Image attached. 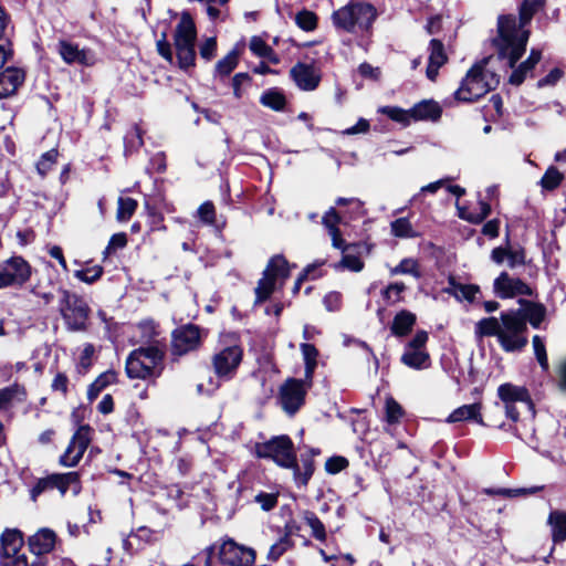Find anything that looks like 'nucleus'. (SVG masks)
I'll return each instance as SVG.
<instances>
[{
    "label": "nucleus",
    "mask_w": 566,
    "mask_h": 566,
    "mask_svg": "<svg viewBox=\"0 0 566 566\" xmlns=\"http://www.w3.org/2000/svg\"><path fill=\"white\" fill-rule=\"evenodd\" d=\"M547 524L551 527L552 539L554 543L566 541V512L553 510L548 514Z\"/></svg>",
    "instance_id": "c85d7f7f"
},
{
    "label": "nucleus",
    "mask_w": 566,
    "mask_h": 566,
    "mask_svg": "<svg viewBox=\"0 0 566 566\" xmlns=\"http://www.w3.org/2000/svg\"><path fill=\"white\" fill-rule=\"evenodd\" d=\"M335 269H347L352 272H360L364 269V262L354 254L346 253L339 263L335 264Z\"/></svg>",
    "instance_id": "8fccbe9b"
},
{
    "label": "nucleus",
    "mask_w": 566,
    "mask_h": 566,
    "mask_svg": "<svg viewBox=\"0 0 566 566\" xmlns=\"http://www.w3.org/2000/svg\"><path fill=\"white\" fill-rule=\"evenodd\" d=\"M290 275L289 263L282 255L273 256L263 272V276L255 287L256 302H264L275 289L277 280H285Z\"/></svg>",
    "instance_id": "9d476101"
},
{
    "label": "nucleus",
    "mask_w": 566,
    "mask_h": 566,
    "mask_svg": "<svg viewBox=\"0 0 566 566\" xmlns=\"http://www.w3.org/2000/svg\"><path fill=\"white\" fill-rule=\"evenodd\" d=\"M1 566H41L38 557L29 560L25 555H18L14 558L3 559Z\"/></svg>",
    "instance_id": "e2e57ef3"
},
{
    "label": "nucleus",
    "mask_w": 566,
    "mask_h": 566,
    "mask_svg": "<svg viewBox=\"0 0 566 566\" xmlns=\"http://www.w3.org/2000/svg\"><path fill=\"white\" fill-rule=\"evenodd\" d=\"M32 275V266L20 255L11 258L0 263V290L7 287H21Z\"/></svg>",
    "instance_id": "9b49d317"
},
{
    "label": "nucleus",
    "mask_w": 566,
    "mask_h": 566,
    "mask_svg": "<svg viewBox=\"0 0 566 566\" xmlns=\"http://www.w3.org/2000/svg\"><path fill=\"white\" fill-rule=\"evenodd\" d=\"M442 108L434 101H422L411 108V116L415 120L436 122L441 117Z\"/></svg>",
    "instance_id": "a878e982"
},
{
    "label": "nucleus",
    "mask_w": 566,
    "mask_h": 566,
    "mask_svg": "<svg viewBox=\"0 0 566 566\" xmlns=\"http://www.w3.org/2000/svg\"><path fill=\"white\" fill-rule=\"evenodd\" d=\"M494 290L502 298L513 297L528 293V286L520 279L510 277L507 273L502 272L494 281Z\"/></svg>",
    "instance_id": "a211bd4d"
},
{
    "label": "nucleus",
    "mask_w": 566,
    "mask_h": 566,
    "mask_svg": "<svg viewBox=\"0 0 566 566\" xmlns=\"http://www.w3.org/2000/svg\"><path fill=\"white\" fill-rule=\"evenodd\" d=\"M179 66L184 70L195 64V48L176 49Z\"/></svg>",
    "instance_id": "4d7b16f0"
},
{
    "label": "nucleus",
    "mask_w": 566,
    "mask_h": 566,
    "mask_svg": "<svg viewBox=\"0 0 566 566\" xmlns=\"http://www.w3.org/2000/svg\"><path fill=\"white\" fill-rule=\"evenodd\" d=\"M391 234L396 238L409 239L416 238L417 232L413 230L408 218H398L390 223Z\"/></svg>",
    "instance_id": "58836bf2"
},
{
    "label": "nucleus",
    "mask_w": 566,
    "mask_h": 566,
    "mask_svg": "<svg viewBox=\"0 0 566 566\" xmlns=\"http://www.w3.org/2000/svg\"><path fill=\"white\" fill-rule=\"evenodd\" d=\"M127 244V238L125 233H115L111 237L109 242L104 251V254H109L116 249H123Z\"/></svg>",
    "instance_id": "69168bd1"
},
{
    "label": "nucleus",
    "mask_w": 566,
    "mask_h": 566,
    "mask_svg": "<svg viewBox=\"0 0 566 566\" xmlns=\"http://www.w3.org/2000/svg\"><path fill=\"white\" fill-rule=\"evenodd\" d=\"M51 489V480L50 475L46 478L39 479L33 488L30 490V497L33 502L38 500V497L45 491Z\"/></svg>",
    "instance_id": "052dcab7"
},
{
    "label": "nucleus",
    "mask_w": 566,
    "mask_h": 566,
    "mask_svg": "<svg viewBox=\"0 0 566 566\" xmlns=\"http://www.w3.org/2000/svg\"><path fill=\"white\" fill-rule=\"evenodd\" d=\"M430 54H429V64L427 67V76L429 80L434 81L438 76L439 69L446 63L447 55L444 53V48L441 41L437 39H432L430 41Z\"/></svg>",
    "instance_id": "b1692460"
},
{
    "label": "nucleus",
    "mask_w": 566,
    "mask_h": 566,
    "mask_svg": "<svg viewBox=\"0 0 566 566\" xmlns=\"http://www.w3.org/2000/svg\"><path fill=\"white\" fill-rule=\"evenodd\" d=\"M1 555L4 559L14 558L15 554L23 546L22 533L17 528L6 530L1 537Z\"/></svg>",
    "instance_id": "4be33fe9"
},
{
    "label": "nucleus",
    "mask_w": 566,
    "mask_h": 566,
    "mask_svg": "<svg viewBox=\"0 0 566 566\" xmlns=\"http://www.w3.org/2000/svg\"><path fill=\"white\" fill-rule=\"evenodd\" d=\"M406 290V285L401 282L389 284L382 292L384 298L389 304H396L401 301V294Z\"/></svg>",
    "instance_id": "3c124183"
},
{
    "label": "nucleus",
    "mask_w": 566,
    "mask_h": 566,
    "mask_svg": "<svg viewBox=\"0 0 566 566\" xmlns=\"http://www.w3.org/2000/svg\"><path fill=\"white\" fill-rule=\"evenodd\" d=\"M563 180L560 174L554 166H551L541 179V185L546 190H553L559 186Z\"/></svg>",
    "instance_id": "09e8293b"
},
{
    "label": "nucleus",
    "mask_w": 566,
    "mask_h": 566,
    "mask_svg": "<svg viewBox=\"0 0 566 566\" xmlns=\"http://www.w3.org/2000/svg\"><path fill=\"white\" fill-rule=\"evenodd\" d=\"M379 112L387 115L390 119L402 125H409L411 116V108L409 111L396 106H382Z\"/></svg>",
    "instance_id": "37998d69"
},
{
    "label": "nucleus",
    "mask_w": 566,
    "mask_h": 566,
    "mask_svg": "<svg viewBox=\"0 0 566 566\" xmlns=\"http://www.w3.org/2000/svg\"><path fill=\"white\" fill-rule=\"evenodd\" d=\"M195 23L188 13H184L175 31V46L176 49L195 48Z\"/></svg>",
    "instance_id": "6ab92c4d"
},
{
    "label": "nucleus",
    "mask_w": 566,
    "mask_h": 566,
    "mask_svg": "<svg viewBox=\"0 0 566 566\" xmlns=\"http://www.w3.org/2000/svg\"><path fill=\"white\" fill-rule=\"evenodd\" d=\"M55 545V534L53 531L44 528L35 533L29 538L30 551L39 558L40 555L46 554L53 549Z\"/></svg>",
    "instance_id": "5701e85b"
},
{
    "label": "nucleus",
    "mask_w": 566,
    "mask_h": 566,
    "mask_svg": "<svg viewBox=\"0 0 566 566\" xmlns=\"http://www.w3.org/2000/svg\"><path fill=\"white\" fill-rule=\"evenodd\" d=\"M24 82V72L18 67H7L0 73V99L14 94Z\"/></svg>",
    "instance_id": "aec40b11"
},
{
    "label": "nucleus",
    "mask_w": 566,
    "mask_h": 566,
    "mask_svg": "<svg viewBox=\"0 0 566 566\" xmlns=\"http://www.w3.org/2000/svg\"><path fill=\"white\" fill-rule=\"evenodd\" d=\"M488 60L474 64L463 78L461 86L454 92V98L461 102H473L494 90L500 77L486 67Z\"/></svg>",
    "instance_id": "20e7f679"
},
{
    "label": "nucleus",
    "mask_w": 566,
    "mask_h": 566,
    "mask_svg": "<svg viewBox=\"0 0 566 566\" xmlns=\"http://www.w3.org/2000/svg\"><path fill=\"white\" fill-rule=\"evenodd\" d=\"M91 428L81 426L73 434L65 452L60 458V463L64 467H75L82 459L91 442Z\"/></svg>",
    "instance_id": "4468645a"
},
{
    "label": "nucleus",
    "mask_w": 566,
    "mask_h": 566,
    "mask_svg": "<svg viewBox=\"0 0 566 566\" xmlns=\"http://www.w3.org/2000/svg\"><path fill=\"white\" fill-rule=\"evenodd\" d=\"M402 407L392 398L386 399V420L389 423H396L402 417Z\"/></svg>",
    "instance_id": "603ef678"
},
{
    "label": "nucleus",
    "mask_w": 566,
    "mask_h": 566,
    "mask_svg": "<svg viewBox=\"0 0 566 566\" xmlns=\"http://www.w3.org/2000/svg\"><path fill=\"white\" fill-rule=\"evenodd\" d=\"M317 15L306 9L301 10L295 15L296 25L305 32L314 31L317 28Z\"/></svg>",
    "instance_id": "79ce46f5"
},
{
    "label": "nucleus",
    "mask_w": 566,
    "mask_h": 566,
    "mask_svg": "<svg viewBox=\"0 0 566 566\" xmlns=\"http://www.w3.org/2000/svg\"><path fill=\"white\" fill-rule=\"evenodd\" d=\"M443 292L454 296L458 301L465 300L473 302L480 289L472 284H460L455 282L454 277L450 276L448 286L443 289Z\"/></svg>",
    "instance_id": "cd10ccee"
},
{
    "label": "nucleus",
    "mask_w": 566,
    "mask_h": 566,
    "mask_svg": "<svg viewBox=\"0 0 566 566\" xmlns=\"http://www.w3.org/2000/svg\"><path fill=\"white\" fill-rule=\"evenodd\" d=\"M201 343L200 328L196 325L188 324L174 331L172 333V354L185 355L196 350Z\"/></svg>",
    "instance_id": "2eb2a0df"
},
{
    "label": "nucleus",
    "mask_w": 566,
    "mask_h": 566,
    "mask_svg": "<svg viewBox=\"0 0 566 566\" xmlns=\"http://www.w3.org/2000/svg\"><path fill=\"white\" fill-rule=\"evenodd\" d=\"M416 323V315L409 311L402 310L396 314L391 325V333L401 337L410 333Z\"/></svg>",
    "instance_id": "7c9ffc66"
},
{
    "label": "nucleus",
    "mask_w": 566,
    "mask_h": 566,
    "mask_svg": "<svg viewBox=\"0 0 566 566\" xmlns=\"http://www.w3.org/2000/svg\"><path fill=\"white\" fill-rule=\"evenodd\" d=\"M51 480V489H57L62 495H64L70 485L74 484V492L77 493L80 491L78 481L80 476L76 472H67V473H53L50 475Z\"/></svg>",
    "instance_id": "2f4dec72"
},
{
    "label": "nucleus",
    "mask_w": 566,
    "mask_h": 566,
    "mask_svg": "<svg viewBox=\"0 0 566 566\" xmlns=\"http://www.w3.org/2000/svg\"><path fill=\"white\" fill-rule=\"evenodd\" d=\"M306 524L311 527L312 535L318 541H325L326 531L322 521L312 512H306L304 515Z\"/></svg>",
    "instance_id": "49530a36"
},
{
    "label": "nucleus",
    "mask_w": 566,
    "mask_h": 566,
    "mask_svg": "<svg viewBox=\"0 0 566 566\" xmlns=\"http://www.w3.org/2000/svg\"><path fill=\"white\" fill-rule=\"evenodd\" d=\"M541 51L532 49L527 60L522 62L516 69L513 70L509 82L513 85L522 84L526 76L533 72L536 64L541 61Z\"/></svg>",
    "instance_id": "393cba45"
},
{
    "label": "nucleus",
    "mask_w": 566,
    "mask_h": 566,
    "mask_svg": "<svg viewBox=\"0 0 566 566\" xmlns=\"http://www.w3.org/2000/svg\"><path fill=\"white\" fill-rule=\"evenodd\" d=\"M348 465L347 459L344 457H332L325 463V469L328 473L336 474Z\"/></svg>",
    "instance_id": "680f3d73"
},
{
    "label": "nucleus",
    "mask_w": 566,
    "mask_h": 566,
    "mask_svg": "<svg viewBox=\"0 0 566 566\" xmlns=\"http://www.w3.org/2000/svg\"><path fill=\"white\" fill-rule=\"evenodd\" d=\"M301 352L305 363V379L312 381V377L317 365L316 358L318 352L314 345L308 343L301 344Z\"/></svg>",
    "instance_id": "c9c22d12"
},
{
    "label": "nucleus",
    "mask_w": 566,
    "mask_h": 566,
    "mask_svg": "<svg viewBox=\"0 0 566 566\" xmlns=\"http://www.w3.org/2000/svg\"><path fill=\"white\" fill-rule=\"evenodd\" d=\"M103 266L101 265H93L86 269H81L74 271V277H76L78 281L84 282L86 284H92L101 279L103 275Z\"/></svg>",
    "instance_id": "a18cd8bd"
},
{
    "label": "nucleus",
    "mask_w": 566,
    "mask_h": 566,
    "mask_svg": "<svg viewBox=\"0 0 566 566\" xmlns=\"http://www.w3.org/2000/svg\"><path fill=\"white\" fill-rule=\"evenodd\" d=\"M340 218L335 210V208H329L325 214L323 216L322 222L325 228L328 230V233L332 238V244L336 249L345 250L344 240L342 239L340 231L338 229V223Z\"/></svg>",
    "instance_id": "bb28decb"
},
{
    "label": "nucleus",
    "mask_w": 566,
    "mask_h": 566,
    "mask_svg": "<svg viewBox=\"0 0 566 566\" xmlns=\"http://www.w3.org/2000/svg\"><path fill=\"white\" fill-rule=\"evenodd\" d=\"M501 331V321L496 317H486L480 319L474 327V334L478 338L496 336L499 338Z\"/></svg>",
    "instance_id": "72a5a7b5"
},
{
    "label": "nucleus",
    "mask_w": 566,
    "mask_h": 566,
    "mask_svg": "<svg viewBox=\"0 0 566 566\" xmlns=\"http://www.w3.org/2000/svg\"><path fill=\"white\" fill-rule=\"evenodd\" d=\"M526 323L516 312H507L501 314V331L499 343L506 352L521 349L527 343L524 332Z\"/></svg>",
    "instance_id": "6e6552de"
},
{
    "label": "nucleus",
    "mask_w": 566,
    "mask_h": 566,
    "mask_svg": "<svg viewBox=\"0 0 566 566\" xmlns=\"http://www.w3.org/2000/svg\"><path fill=\"white\" fill-rule=\"evenodd\" d=\"M563 76V71L558 67L553 69L546 76L537 82V87L553 86Z\"/></svg>",
    "instance_id": "338daca9"
},
{
    "label": "nucleus",
    "mask_w": 566,
    "mask_h": 566,
    "mask_svg": "<svg viewBox=\"0 0 566 566\" xmlns=\"http://www.w3.org/2000/svg\"><path fill=\"white\" fill-rule=\"evenodd\" d=\"M446 421L448 423L473 421L480 426H484L482 417V405L480 402H474L460 406L448 416Z\"/></svg>",
    "instance_id": "412c9836"
},
{
    "label": "nucleus",
    "mask_w": 566,
    "mask_h": 566,
    "mask_svg": "<svg viewBox=\"0 0 566 566\" xmlns=\"http://www.w3.org/2000/svg\"><path fill=\"white\" fill-rule=\"evenodd\" d=\"M391 275L409 274L415 279L421 277L420 266L417 260L412 258L402 259L399 264L390 270Z\"/></svg>",
    "instance_id": "ea45409f"
},
{
    "label": "nucleus",
    "mask_w": 566,
    "mask_h": 566,
    "mask_svg": "<svg viewBox=\"0 0 566 566\" xmlns=\"http://www.w3.org/2000/svg\"><path fill=\"white\" fill-rule=\"evenodd\" d=\"M165 345L155 340L134 349L126 358L125 370L130 379H153L164 369Z\"/></svg>",
    "instance_id": "7ed1b4c3"
},
{
    "label": "nucleus",
    "mask_w": 566,
    "mask_h": 566,
    "mask_svg": "<svg viewBox=\"0 0 566 566\" xmlns=\"http://www.w3.org/2000/svg\"><path fill=\"white\" fill-rule=\"evenodd\" d=\"M139 328L143 333V337L153 343L156 340L155 337L158 335L157 325L154 321H144L139 324Z\"/></svg>",
    "instance_id": "774afa93"
},
{
    "label": "nucleus",
    "mask_w": 566,
    "mask_h": 566,
    "mask_svg": "<svg viewBox=\"0 0 566 566\" xmlns=\"http://www.w3.org/2000/svg\"><path fill=\"white\" fill-rule=\"evenodd\" d=\"M56 51L66 64L88 66L93 65L95 61L94 54L90 50L80 49L77 44L66 40H60L57 42Z\"/></svg>",
    "instance_id": "dca6fc26"
},
{
    "label": "nucleus",
    "mask_w": 566,
    "mask_h": 566,
    "mask_svg": "<svg viewBox=\"0 0 566 566\" xmlns=\"http://www.w3.org/2000/svg\"><path fill=\"white\" fill-rule=\"evenodd\" d=\"M290 74L296 86L302 91H314L321 82V73L312 64L298 62L291 69Z\"/></svg>",
    "instance_id": "f3484780"
},
{
    "label": "nucleus",
    "mask_w": 566,
    "mask_h": 566,
    "mask_svg": "<svg viewBox=\"0 0 566 566\" xmlns=\"http://www.w3.org/2000/svg\"><path fill=\"white\" fill-rule=\"evenodd\" d=\"M255 502L260 504L262 510L270 511L277 503V496L273 493H260L255 496Z\"/></svg>",
    "instance_id": "0e129e2a"
},
{
    "label": "nucleus",
    "mask_w": 566,
    "mask_h": 566,
    "mask_svg": "<svg viewBox=\"0 0 566 566\" xmlns=\"http://www.w3.org/2000/svg\"><path fill=\"white\" fill-rule=\"evenodd\" d=\"M24 399L25 390L18 384L0 389V409H7L12 400L23 401Z\"/></svg>",
    "instance_id": "e433bc0d"
},
{
    "label": "nucleus",
    "mask_w": 566,
    "mask_h": 566,
    "mask_svg": "<svg viewBox=\"0 0 566 566\" xmlns=\"http://www.w3.org/2000/svg\"><path fill=\"white\" fill-rule=\"evenodd\" d=\"M249 48L251 52L260 57H264L265 54L271 53V46L265 43L260 36H252L250 40Z\"/></svg>",
    "instance_id": "bf43d9fd"
},
{
    "label": "nucleus",
    "mask_w": 566,
    "mask_h": 566,
    "mask_svg": "<svg viewBox=\"0 0 566 566\" xmlns=\"http://www.w3.org/2000/svg\"><path fill=\"white\" fill-rule=\"evenodd\" d=\"M258 458L271 459L277 465L292 469L293 474L297 476L298 465L294 444L289 436H276L265 442H258L254 446Z\"/></svg>",
    "instance_id": "39448f33"
},
{
    "label": "nucleus",
    "mask_w": 566,
    "mask_h": 566,
    "mask_svg": "<svg viewBox=\"0 0 566 566\" xmlns=\"http://www.w3.org/2000/svg\"><path fill=\"white\" fill-rule=\"evenodd\" d=\"M310 386L311 381L295 378H289L280 386L277 402L286 415L294 416L301 409Z\"/></svg>",
    "instance_id": "1a4fd4ad"
},
{
    "label": "nucleus",
    "mask_w": 566,
    "mask_h": 566,
    "mask_svg": "<svg viewBox=\"0 0 566 566\" xmlns=\"http://www.w3.org/2000/svg\"><path fill=\"white\" fill-rule=\"evenodd\" d=\"M61 298L59 301V311L71 332H83L86 329V323L91 308L86 301L67 290H61Z\"/></svg>",
    "instance_id": "423d86ee"
},
{
    "label": "nucleus",
    "mask_w": 566,
    "mask_h": 566,
    "mask_svg": "<svg viewBox=\"0 0 566 566\" xmlns=\"http://www.w3.org/2000/svg\"><path fill=\"white\" fill-rule=\"evenodd\" d=\"M545 316V308L538 304H532L525 311V317L533 327H538Z\"/></svg>",
    "instance_id": "864d4df0"
},
{
    "label": "nucleus",
    "mask_w": 566,
    "mask_h": 566,
    "mask_svg": "<svg viewBox=\"0 0 566 566\" xmlns=\"http://www.w3.org/2000/svg\"><path fill=\"white\" fill-rule=\"evenodd\" d=\"M293 545L289 535L282 536L275 544L270 547L268 559L277 560Z\"/></svg>",
    "instance_id": "de8ad7c7"
},
{
    "label": "nucleus",
    "mask_w": 566,
    "mask_h": 566,
    "mask_svg": "<svg viewBox=\"0 0 566 566\" xmlns=\"http://www.w3.org/2000/svg\"><path fill=\"white\" fill-rule=\"evenodd\" d=\"M543 7V0H524L515 15H502L497 21V36L493 40L499 57L506 60L510 67L524 54L530 36L526 29L534 14Z\"/></svg>",
    "instance_id": "f257e3e1"
},
{
    "label": "nucleus",
    "mask_w": 566,
    "mask_h": 566,
    "mask_svg": "<svg viewBox=\"0 0 566 566\" xmlns=\"http://www.w3.org/2000/svg\"><path fill=\"white\" fill-rule=\"evenodd\" d=\"M219 559L229 566H251L255 562V551L227 538L219 547Z\"/></svg>",
    "instance_id": "ddd939ff"
},
{
    "label": "nucleus",
    "mask_w": 566,
    "mask_h": 566,
    "mask_svg": "<svg viewBox=\"0 0 566 566\" xmlns=\"http://www.w3.org/2000/svg\"><path fill=\"white\" fill-rule=\"evenodd\" d=\"M243 357V349L233 342L223 346L212 357V366L219 378L231 379L240 366Z\"/></svg>",
    "instance_id": "f8f14e48"
},
{
    "label": "nucleus",
    "mask_w": 566,
    "mask_h": 566,
    "mask_svg": "<svg viewBox=\"0 0 566 566\" xmlns=\"http://www.w3.org/2000/svg\"><path fill=\"white\" fill-rule=\"evenodd\" d=\"M379 12L365 0H350L332 13L333 25L348 33H368L373 29Z\"/></svg>",
    "instance_id": "f03ea898"
},
{
    "label": "nucleus",
    "mask_w": 566,
    "mask_h": 566,
    "mask_svg": "<svg viewBox=\"0 0 566 566\" xmlns=\"http://www.w3.org/2000/svg\"><path fill=\"white\" fill-rule=\"evenodd\" d=\"M116 373L114 370H107L101 374L88 387L87 389V398L88 400H94L97 398L99 392L106 388L108 385L114 384L116 381Z\"/></svg>",
    "instance_id": "f704fd0d"
},
{
    "label": "nucleus",
    "mask_w": 566,
    "mask_h": 566,
    "mask_svg": "<svg viewBox=\"0 0 566 566\" xmlns=\"http://www.w3.org/2000/svg\"><path fill=\"white\" fill-rule=\"evenodd\" d=\"M479 206L480 210L478 212H473L469 210L467 207H461L457 205L459 217L470 223H481L491 213V206L484 200H479Z\"/></svg>",
    "instance_id": "473e14b6"
},
{
    "label": "nucleus",
    "mask_w": 566,
    "mask_h": 566,
    "mask_svg": "<svg viewBox=\"0 0 566 566\" xmlns=\"http://www.w3.org/2000/svg\"><path fill=\"white\" fill-rule=\"evenodd\" d=\"M57 157V151L51 149L42 155L41 159L36 164V169L41 176H45L46 172L52 168Z\"/></svg>",
    "instance_id": "5fc2aeb1"
},
{
    "label": "nucleus",
    "mask_w": 566,
    "mask_h": 566,
    "mask_svg": "<svg viewBox=\"0 0 566 566\" xmlns=\"http://www.w3.org/2000/svg\"><path fill=\"white\" fill-rule=\"evenodd\" d=\"M533 348H534L536 359L539 363L541 367L543 369H547L548 360H547L545 345H544L543 339L538 335H535L533 337Z\"/></svg>",
    "instance_id": "13d9d810"
},
{
    "label": "nucleus",
    "mask_w": 566,
    "mask_h": 566,
    "mask_svg": "<svg viewBox=\"0 0 566 566\" xmlns=\"http://www.w3.org/2000/svg\"><path fill=\"white\" fill-rule=\"evenodd\" d=\"M401 363L412 369H426L430 366V356L427 350L405 348Z\"/></svg>",
    "instance_id": "c756f323"
},
{
    "label": "nucleus",
    "mask_w": 566,
    "mask_h": 566,
    "mask_svg": "<svg viewBox=\"0 0 566 566\" xmlns=\"http://www.w3.org/2000/svg\"><path fill=\"white\" fill-rule=\"evenodd\" d=\"M260 103L265 107L280 112L285 107L286 99L281 92L268 90L261 95Z\"/></svg>",
    "instance_id": "4c0bfd02"
},
{
    "label": "nucleus",
    "mask_w": 566,
    "mask_h": 566,
    "mask_svg": "<svg viewBox=\"0 0 566 566\" xmlns=\"http://www.w3.org/2000/svg\"><path fill=\"white\" fill-rule=\"evenodd\" d=\"M199 219L209 226L214 224L216 221V210L214 206L210 201H206L197 210Z\"/></svg>",
    "instance_id": "6e6d98bb"
},
{
    "label": "nucleus",
    "mask_w": 566,
    "mask_h": 566,
    "mask_svg": "<svg viewBox=\"0 0 566 566\" xmlns=\"http://www.w3.org/2000/svg\"><path fill=\"white\" fill-rule=\"evenodd\" d=\"M117 220L127 221L132 218L137 209V201L133 198H118Z\"/></svg>",
    "instance_id": "c03bdc74"
},
{
    "label": "nucleus",
    "mask_w": 566,
    "mask_h": 566,
    "mask_svg": "<svg viewBox=\"0 0 566 566\" xmlns=\"http://www.w3.org/2000/svg\"><path fill=\"white\" fill-rule=\"evenodd\" d=\"M497 396L503 403L506 417L512 421L516 422L521 413L534 417V405L525 387L506 382L497 388Z\"/></svg>",
    "instance_id": "0eeeda50"
},
{
    "label": "nucleus",
    "mask_w": 566,
    "mask_h": 566,
    "mask_svg": "<svg viewBox=\"0 0 566 566\" xmlns=\"http://www.w3.org/2000/svg\"><path fill=\"white\" fill-rule=\"evenodd\" d=\"M239 52L233 49L223 59L216 64V74L220 76L229 75L238 65Z\"/></svg>",
    "instance_id": "a19ab883"
}]
</instances>
